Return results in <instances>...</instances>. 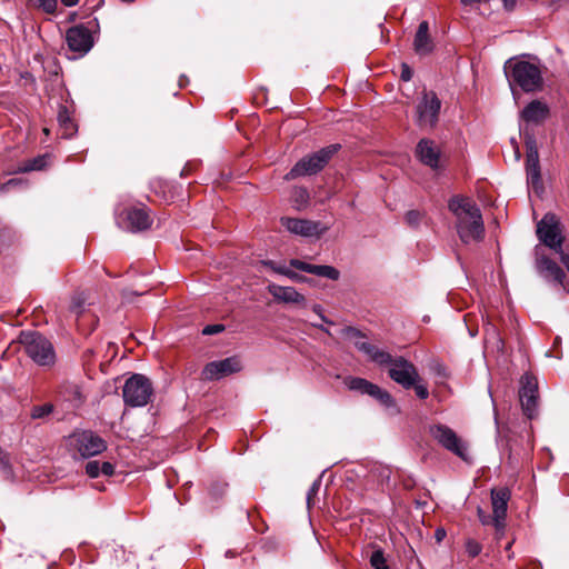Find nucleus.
I'll list each match as a JSON object with an SVG mask.
<instances>
[{"label": "nucleus", "instance_id": "obj_5", "mask_svg": "<svg viewBox=\"0 0 569 569\" xmlns=\"http://www.w3.org/2000/svg\"><path fill=\"white\" fill-rule=\"evenodd\" d=\"M22 343L27 355L39 366L50 367L56 362V352L52 343L37 332L23 335Z\"/></svg>", "mask_w": 569, "mask_h": 569}, {"label": "nucleus", "instance_id": "obj_41", "mask_svg": "<svg viewBox=\"0 0 569 569\" xmlns=\"http://www.w3.org/2000/svg\"><path fill=\"white\" fill-rule=\"evenodd\" d=\"M418 398L427 399L429 397L428 388L420 381L412 386Z\"/></svg>", "mask_w": 569, "mask_h": 569}, {"label": "nucleus", "instance_id": "obj_16", "mask_svg": "<svg viewBox=\"0 0 569 569\" xmlns=\"http://www.w3.org/2000/svg\"><path fill=\"white\" fill-rule=\"evenodd\" d=\"M242 368L238 357H229L222 360L209 362L202 370L206 380H218L226 376L239 372Z\"/></svg>", "mask_w": 569, "mask_h": 569}, {"label": "nucleus", "instance_id": "obj_18", "mask_svg": "<svg viewBox=\"0 0 569 569\" xmlns=\"http://www.w3.org/2000/svg\"><path fill=\"white\" fill-rule=\"evenodd\" d=\"M536 268L538 273L548 281L562 287L566 274L563 270L549 257L536 252Z\"/></svg>", "mask_w": 569, "mask_h": 569}, {"label": "nucleus", "instance_id": "obj_45", "mask_svg": "<svg viewBox=\"0 0 569 569\" xmlns=\"http://www.w3.org/2000/svg\"><path fill=\"white\" fill-rule=\"evenodd\" d=\"M400 78L403 81H409L412 78V70L406 63H402V66H401V76H400Z\"/></svg>", "mask_w": 569, "mask_h": 569}, {"label": "nucleus", "instance_id": "obj_35", "mask_svg": "<svg viewBox=\"0 0 569 569\" xmlns=\"http://www.w3.org/2000/svg\"><path fill=\"white\" fill-rule=\"evenodd\" d=\"M370 565L373 569H389L382 549H377L372 552Z\"/></svg>", "mask_w": 569, "mask_h": 569}, {"label": "nucleus", "instance_id": "obj_39", "mask_svg": "<svg viewBox=\"0 0 569 569\" xmlns=\"http://www.w3.org/2000/svg\"><path fill=\"white\" fill-rule=\"evenodd\" d=\"M481 549V546L476 540H468L466 542V550L470 557H477Z\"/></svg>", "mask_w": 569, "mask_h": 569}, {"label": "nucleus", "instance_id": "obj_2", "mask_svg": "<svg viewBox=\"0 0 569 569\" xmlns=\"http://www.w3.org/2000/svg\"><path fill=\"white\" fill-rule=\"evenodd\" d=\"M505 71L510 84L519 86L525 92L541 90L543 86L542 72L539 66L525 60H509Z\"/></svg>", "mask_w": 569, "mask_h": 569}, {"label": "nucleus", "instance_id": "obj_32", "mask_svg": "<svg viewBox=\"0 0 569 569\" xmlns=\"http://www.w3.org/2000/svg\"><path fill=\"white\" fill-rule=\"evenodd\" d=\"M151 189L154 193L159 194L164 201H170L173 194L170 190L167 191L168 184L160 179L151 182Z\"/></svg>", "mask_w": 569, "mask_h": 569}, {"label": "nucleus", "instance_id": "obj_29", "mask_svg": "<svg viewBox=\"0 0 569 569\" xmlns=\"http://www.w3.org/2000/svg\"><path fill=\"white\" fill-rule=\"evenodd\" d=\"M367 395L371 396L387 408L396 406L392 396L387 390L380 388L378 385H373L372 389L368 391Z\"/></svg>", "mask_w": 569, "mask_h": 569}, {"label": "nucleus", "instance_id": "obj_42", "mask_svg": "<svg viewBox=\"0 0 569 569\" xmlns=\"http://www.w3.org/2000/svg\"><path fill=\"white\" fill-rule=\"evenodd\" d=\"M224 330V326L217 323V325H208L202 329V333L210 336L216 335Z\"/></svg>", "mask_w": 569, "mask_h": 569}, {"label": "nucleus", "instance_id": "obj_56", "mask_svg": "<svg viewBox=\"0 0 569 569\" xmlns=\"http://www.w3.org/2000/svg\"><path fill=\"white\" fill-rule=\"evenodd\" d=\"M516 158L519 159L520 158V153H519V150L517 149L516 150Z\"/></svg>", "mask_w": 569, "mask_h": 569}, {"label": "nucleus", "instance_id": "obj_13", "mask_svg": "<svg viewBox=\"0 0 569 569\" xmlns=\"http://www.w3.org/2000/svg\"><path fill=\"white\" fill-rule=\"evenodd\" d=\"M521 387L519 390V399L523 413L532 419L537 415L538 406V385L535 377L525 375L521 378Z\"/></svg>", "mask_w": 569, "mask_h": 569}, {"label": "nucleus", "instance_id": "obj_9", "mask_svg": "<svg viewBox=\"0 0 569 569\" xmlns=\"http://www.w3.org/2000/svg\"><path fill=\"white\" fill-rule=\"evenodd\" d=\"M441 101L433 91H425L416 108V123L421 129H433L439 119Z\"/></svg>", "mask_w": 569, "mask_h": 569}, {"label": "nucleus", "instance_id": "obj_31", "mask_svg": "<svg viewBox=\"0 0 569 569\" xmlns=\"http://www.w3.org/2000/svg\"><path fill=\"white\" fill-rule=\"evenodd\" d=\"M375 383L363 379V378H351L348 382V387L351 390L359 391L363 395H367L368 391L372 389Z\"/></svg>", "mask_w": 569, "mask_h": 569}, {"label": "nucleus", "instance_id": "obj_43", "mask_svg": "<svg viewBox=\"0 0 569 569\" xmlns=\"http://www.w3.org/2000/svg\"><path fill=\"white\" fill-rule=\"evenodd\" d=\"M477 515L483 526L492 525V516L487 515L480 507L477 509Z\"/></svg>", "mask_w": 569, "mask_h": 569}, {"label": "nucleus", "instance_id": "obj_47", "mask_svg": "<svg viewBox=\"0 0 569 569\" xmlns=\"http://www.w3.org/2000/svg\"><path fill=\"white\" fill-rule=\"evenodd\" d=\"M319 488H320V480H317L312 483V486L310 487V489L308 491V503H310V500L312 499V497L317 495Z\"/></svg>", "mask_w": 569, "mask_h": 569}, {"label": "nucleus", "instance_id": "obj_20", "mask_svg": "<svg viewBox=\"0 0 569 569\" xmlns=\"http://www.w3.org/2000/svg\"><path fill=\"white\" fill-rule=\"evenodd\" d=\"M549 117V108L540 100H533L521 111V119L528 123L539 124Z\"/></svg>", "mask_w": 569, "mask_h": 569}, {"label": "nucleus", "instance_id": "obj_12", "mask_svg": "<svg viewBox=\"0 0 569 569\" xmlns=\"http://www.w3.org/2000/svg\"><path fill=\"white\" fill-rule=\"evenodd\" d=\"M390 379L405 389L412 388L416 382L421 381L417 368L403 357H396L393 365L389 368Z\"/></svg>", "mask_w": 569, "mask_h": 569}, {"label": "nucleus", "instance_id": "obj_8", "mask_svg": "<svg viewBox=\"0 0 569 569\" xmlns=\"http://www.w3.org/2000/svg\"><path fill=\"white\" fill-rule=\"evenodd\" d=\"M537 237L548 248L560 251L563 244L562 229L559 218L548 212L537 224Z\"/></svg>", "mask_w": 569, "mask_h": 569}, {"label": "nucleus", "instance_id": "obj_55", "mask_svg": "<svg viewBox=\"0 0 569 569\" xmlns=\"http://www.w3.org/2000/svg\"><path fill=\"white\" fill-rule=\"evenodd\" d=\"M315 327L320 328V329H321V330H323L325 332L329 333L328 329H325V328H322L321 326L315 325Z\"/></svg>", "mask_w": 569, "mask_h": 569}, {"label": "nucleus", "instance_id": "obj_7", "mask_svg": "<svg viewBox=\"0 0 569 569\" xmlns=\"http://www.w3.org/2000/svg\"><path fill=\"white\" fill-rule=\"evenodd\" d=\"M429 433L442 448L452 452L463 461H469L468 445L446 425H433L429 427Z\"/></svg>", "mask_w": 569, "mask_h": 569}, {"label": "nucleus", "instance_id": "obj_28", "mask_svg": "<svg viewBox=\"0 0 569 569\" xmlns=\"http://www.w3.org/2000/svg\"><path fill=\"white\" fill-rule=\"evenodd\" d=\"M485 341L488 345H491L497 349V351H502L505 343L503 340L500 337V333L498 332L497 328L492 326L491 323H487L485 327Z\"/></svg>", "mask_w": 569, "mask_h": 569}, {"label": "nucleus", "instance_id": "obj_53", "mask_svg": "<svg viewBox=\"0 0 569 569\" xmlns=\"http://www.w3.org/2000/svg\"><path fill=\"white\" fill-rule=\"evenodd\" d=\"M0 467L3 469L9 468V461L4 458L0 459Z\"/></svg>", "mask_w": 569, "mask_h": 569}, {"label": "nucleus", "instance_id": "obj_23", "mask_svg": "<svg viewBox=\"0 0 569 569\" xmlns=\"http://www.w3.org/2000/svg\"><path fill=\"white\" fill-rule=\"evenodd\" d=\"M526 174L528 186L539 194L543 190L539 157L526 158Z\"/></svg>", "mask_w": 569, "mask_h": 569}, {"label": "nucleus", "instance_id": "obj_17", "mask_svg": "<svg viewBox=\"0 0 569 569\" xmlns=\"http://www.w3.org/2000/svg\"><path fill=\"white\" fill-rule=\"evenodd\" d=\"M510 490L508 488H499L491 490L492 505V525L498 532H503L507 516L508 501L510 499Z\"/></svg>", "mask_w": 569, "mask_h": 569}, {"label": "nucleus", "instance_id": "obj_30", "mask_svg": "<svg viewBox=\"0 0 569 569\" xmlns=\"http://www.w3.org/2000/svg\"><path fill=\"white\" fill-rule=\"evenodd\" d=\"M49 157L47 154L38 156L36 158L29 159L24 161L23 167L21 168L22 171H33V170H42L48 164Z\"/></svg>", "mask_w": 569, "mask_h": 569}, {"label": "nucleus", "instance_id": "obj_22", "mask_svg": "<svg viewBox=\"0 0 569 569\" xmlns=\"http://www.w3.org/2000/svg\"><path fill=\"white\" fill-rule=\"evenodd\" d=\"M433 41L429 34V23L427 21L420 22L415 40H413V49L419 56H427L433 50Z\"/></svg>", "mask_w": 569, "mask_h": 569}, {"label": "nucleus", "instance_id": "obj_52", "mask_svg": "<svg viewBox=\"0 0 569 569\" xmlns=\"http://www.w3.org/2000/svg\"><path fill=\"white\" fill-rule=\"evenodd\" d=\"M61 2L66 6V7H73L76 6L79 0H61Z\"/></svg>", "mask_w": 569, "mask_h": 569}, {"label": "nucleus", "instance_id": "obj_33", "mask_svg": "<svg viewBox=\"0 0 569 569\" xmlns=\"http://www.w3.org/2000/svg\"><path fill=\"white\" fill-rule=\"evenodd\" d=\"M30 1L34 8L40 9L43 12L49 13V14L54 13L57 10V7H58L57 0H30Z\"/></svg>", "mask_w": 569, "mask_h": 569}, {"label": "nucleus", "instance_id": "obj_48", "mask_svg": "<svg viewBox=\"0 0 569 569\" xmlns=\"http://www.w3.org/2000/svg\"><path fill=\"white\" fill-rule=\"evenodd\" d=\"M313 311H315V312L320 317V319H321L322 321H325V322H327V323L332 325V321L328 320V319L322 315V308H321V306L316 305V306L313 307Z\"/></svg>", "mask_w": 569, "mask_h": 569}, {"label": "nucleus", "instance_id": "obj_40", "mask_svg": "<svg viewBox=\"0 0 569 569\" xmlns=\"http://www.w3.org/2000/svg\"><path fill=\"white\" fill-rule=\"evenodd\" d=\"M83 306H84V300L81 299L80 297H76V298H73V300L71 302L70 311L76 313L77 317H79L83 310Z\"/></svg>", "mask_w": 569, "mask_h": 569}, {"label": "nucleus", "instance_id": "obj_10", "mask_svg": "<svg viewBox=\"0 0 569 569\" xmlns=\"http://www.w3.org/2000/svg\"><path fill=\"white\" fill-rule=\"evenodd\" d=\"M70 446H72L82 458L97 456L107 449L106 441L89 430L73 433L70 437Z\"/></svg>", "mask_w": 569, "mask_h": 569}, {"label": "nucleus", "instance_id": "obj_34", "mask_svg": "<svg viewBox=\"0 0 569 569\" xmlns=\"http://www.w3.org/2000/svg\"><path fill=\"white\" fill-rule=\"evenodd\" d=\"M423 219L425 213L419 210H410L405 214V221L411 228H418Z\"/></svg>", "mask_w": 569, "mask_h": 569}, {"label": "nucleus", "instance_id": "obj_51", "mask_svg": "<svg viewBox=\"0 0 569 569\" xmlns=\"http://www.w3.org/2000/svg\"><path fill=\"white\" fill-rule=\"evenodd\" d=\"M463 6H472L473 3L488 2L489 0H460Z\"/></svg>", "mask_w": 569, "mask_h": 569}, {"label": "nucleus", "instance_id": "obj_14", "mask_svg": "<svg viewBox=\"0 0 569 569\" xmlns=\"http://www.w3.org/2000/svg\"><path fill=\"white\" fill-rule=\"evenodd\" d=\"M281 224L289 232L306 238H318L328 230V227L323 226L320 221H312L308 219L284 217L281 218Z\"/></svg>", "mask_w": 569, "mask_h": 569}, {"label": "nucleus", "instance_id": "obj_37", "mask_svg": "<svg viewBox=\"0 0 569 569\" xmlns=\"http://www.w3.org/2000/svg\"><path fill=\"white\" fill-rule=\"evenodd\" d=\"M526 150H527V157L526 158H531V156L532 157L535 156L536 158L539 157L537 141H536V139L532 136H527L526 137Z\"/></svg>", "mask_w": 569, "mask_h": 569}, {"label": "nucleus", "instance_id": "obj_15", "mask_svg": "<svg viewBox=\"0 0 569 569\" xmlns=\"http://www.w3.org/2000/svg\"><path fill=\"white\" fill-rule=\"evenodd\" d=\"M66 41L71 51L86 54L93 46L91 31L83 24L71 27L66 32Z\"/></svg>", "mask_w": 569, "mask_h": 569}, {"label": "nucleus", "instance_id": "obj_38", "mask_svg": "<svg viewBox=\"0 0 569 569\" xmlns=\"http://www.w3.org/2000/svg\"><path fill=\"white\" fill-rule=\"evenodd\" d=\"M86 473L90 478H97L100 475V462L99 461H89L86 465Z\"/></svg>", "mask_w": 569, "mask_h": 569}, {"label": "nucleus", "instance_id": "obj_19", "mask_svg": "<svg viewBox=\"0 0 569 569\" xmlns=\"http://www.w3.org/2000/svg\"><path fill=\"white\" fill-rule=\"evenodd\" d=\"M290 267L296 268L300 271L308 272L318 277H323L330 280L337 281L340 278V271L327 264H311L299 259H291Z\"/></svg>", "mask_w": 569, "mask_h": 569}, {"label": "nucleus", "instance_id": "obj_36", "mask_svg": "<svg viewBox=\"0 0 569 569\" xmlns=\"http://www.w3.org/2000/svg\"><path fill=\"white\" fill-rule=\"evenodd\" d=\"M53 410V406L51 403H46L42 406H36L31 410V417L33 419H40L48 415H50Z\"/></svg>", "mask_w": 569, "mask_h": 569}, {"label": "nucleus", "instance_id": "obj_21", "mask_svg": "<svg viewBox=\"0 0 569 569\" xmlns=\"http://www.w3.org/2000/svg\"><path fill=\"white\" fill-rule=\"evenodd\" d=\"M268 292L277 300L283 303L301 305L306 302L305 297L293 287H282L274 283L268 286Z\"/></svg>", "mask_w": 569, "mask_h": 569}, {"label": "nucleus", "instance_id": "obj_46", "mask_svg": "<svg viewBox=\"0 0 569 569\" xmlns=\"http://www.w3.org/2000/svg\"><path fill=\"white\" fill-rule=\"evenodd\" d=\"M555 252L559 254L561 263L569 271V253L563 251L562 246L560 247V251H555Z\"/></svg>", "mask_w": 569, "mask_h": 569}, {"label": "nucleus", "instance_id": "obj_49", "mask_svg": "<svg viewBox=\"0 0 569 569\" xmlns=\"http://www.w3.org/2000/svg\"><path fill=\"white\" fill-rule=\"evenodd\" d=\"M19 183L17 179H10L7 183L0 187L1 190H9L11 187H14Z\"/></svg>", "mask_w": 569, "mask_h": 569}, {"label": "nucleus", "instance_id": "obj_24", "mask_svg": "<svg viewBox=\"0 0 569 569\" xmlns=\"http://www.w3.org/2000/svg\"><path fill=\"white\" fill-rule=\"evenodd\" d=\"M526 174L528 186L539 194L543 190L539 157L526 158Z\"/></svg>", "mask_w": 569, "mask_h": 569}, {"label": "nucleus", "instance_id": "obj_6", "mask_svg": "<svg viewBox=\"0 0 569 569\" xmlns=\"http://www.w3.org/2000/svg\"><path fill=\"white\" fill-rule=\"evenodd\" d=\"M345 335L353 341L355 347L363 352L368 359L380 367H391L396 360L388 351L371 345L366 340V336L353 327H347Z\"/></svg>", "mask_w": 569, "mask_h": 569}, {"label": "nucleus", "instance_id": "obj_1", "mask_svg": "<svg viewBox=\"0 0 569 569\" xmlns=\"http://www.w3.org/2000/svg\"><path fill=\"white\" fill-rule=\"evenodd\" d=\"M448 207L456 217V229L463 243L478 242L485 238L481 210L472 199L453 197Z\"/></svg>", "mask_w": 569, "mask_h": 569}, {"label": "nucleus", "instance_id": "obj_50", "mask_svg": "<svg viewBox=\"0 0 569 569\" xmlns=\"http://www.w3.org/2000/svg\"><path fill=\"white\" fill-rule=\"evenodd\" d=\"M506 10L511 11L516 7V0H502Z\"/></svg>", "mask_w": 569, "mask_h": 569}, {"label": "nucleus", "instance_id": "obj_26", "mask_svg": "<svg viewBox=\"0 0 569 569\" xmlns=\"http://www.w3.org/2000/svg\"><path fill=\"white\" fill-rule=\"evenodd\" d=\"M264 264L267 267H269L273 272L286 276L287 278L291 279L292 281H296V282L309 281V279H307L305 276L297 273L296 271H293L292 269H290L287 266L278 264L273 261H268Z\"/></svg>", "mask_w": 569, "mask_h": 569}, {"label": "nucleus", "instance_id": "obj_44", "mask_svg": "<svg viewBox=\"0 0 569 569\" xmlns=\"http://www.w3.org/2000/svg\"><path fill=\"white\" fill-rule=\"evenodd\" d=\"M100 473L108 477L112 476L114 473L113 465L108 461L100 463Z\"/></svg>", "mask_w": 569, "mask_h": 569}, {"label": "nucleus", "instance_id": "obj_27", "mask_svg": "<svg viewBox=\"0 0 569 569\" xmlns=\"http://www.w3.org/2000/svg\"><path fill=\"white\" fill-rule=\"evenodd\" d=\"M58 122L62 129V137L64 138L71 137L77 130L76 123L72 121L64 107L59 110Z\"/></svg>", "mask_w": 569, "mask_h": 569}, {"label": "nucleus", "instance_id": "obj_11", "mask_svg": "<svg viewBox=\"0 0 569 569\" xmlns=\"http://www.w3.org/2000/svg\"><path fill=\"white\" fill-rule=\"evenodd\" d=\"M152 222L150 210L146 206L128 208L118 219V224L131 232L144 231L151 227Z\"/></svg>", "mask_w": 569, "mask_h": 569}, {"label": "nucleus", "instance_id": "obj_57", "mask_svg": "<svg viewBox=\"0 0 569 569\" xmlns=\"http://www.w3.org/2000/svg\"><path fill=\"white\" fill-rule=\"evenodd\" d=\"M44 134H49V130L47 128L43 129Z\"/></svg>", "mask_w": 569, "mask_h": 569}, {"label": "nucleus", "instance_id": "obj_25", "mask_svg": "<svg viewBox=\"0 0 569 569\" xmlns=\"http://www.w3.org/2000/svg\"><path fill=\"white\" fill-rule=\"evenodd\" d=\"M417 154L420 161L432 169L439 163V150L431 140L422 139L417 146Z\"/></svg>", "mask_w": 569, "mask_h": 569}, {"label": "nucleus", "instance_id": "obj_4", "mask_svg": "<svg viewBox=\"0 0 569 569\" xmlns=\"http://www.w3.org/2000/svg\"><path fill=\"white\" fill-rule=\"evenodd\" d=\"M153 396V386L150 379L141 373L129 377L122 388L123 401L129 407H144Z\"/></svg>", "mask_w": 569, "mask_h": 569}, {"label": "nucleus", "instance_id": "obj_3", "mask_svg": "<svg viewBox=\"0 0 569 569\" xmlns=\"http://www.w3.org/2000/svg\"><path fill=\"white\" fill-rule=\"evenodd\" d=\"M339 148V144H330L313 153L307 154L301 158L288 173H286L284 180L289 181L300 177L317 174L327 166Z\"/></svg>", "mask_w": 569, "mask_h": 569}, {"label": "nucleus", "instance_id": "obj_54", "mask_svg": "<svg viewBox=\"0 0 569 569\" xmlns=\"http://www.w3.org/2000/svg\"><path fill=\"white\" fill-rule=\"evenodd\" d=\"M445 535H446L445 530H437V532H436L438 540H441Z\"/></svg>", "mask_w": 569, "mask_h": 569}]
</instances>
